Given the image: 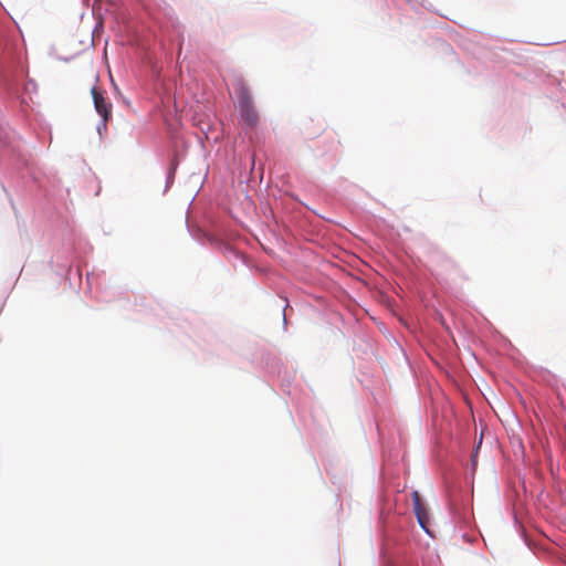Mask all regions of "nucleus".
<instances>
[{
  "label": "nucleus",
  "mask_w": 566,
  "mask_h": 566,
  "mask_svg": "<svg viewBox=\"0 0 566 566\" xmlns=\"http://www.w3.org/2000/svg\"><path fill=\"white\" fill-rule=\"evenodd\" d=\"M86 282H87V284H88L90 286L92 285V284H91V273H87V274H86Z\"/></svg>",
  "instance_id": "nucleus-23"
},
{
  "label": "nucleus",
  "mask_w": 566,
  "mask_h": 566,
  "mask_svg": "<svg viewBox=\"0 0 566 566\" xmlns=\"http://www.w3.org/2000/svg\"><path fill=\"white\" fill-rule=\"evenodd\" d=\"M417 7H421L428 11H433L431 2H429L428 0H419Z\"/></svg>",
  "instance_id": "nucleus-14"
},
{
  "label": "nucleus",
  "mask_w": 566,
  "mask_h": 566,
  "mask_svg": "<svg viewBox=\"0 0 566 566\" xmlns=\"http://www.w3.org/2000/svg\"><path fill=\"white\" fill-rule=\"evenodd\" d=\"M117 101H120L124 105L130 106V101L122 93V96H116Z\"/></svg>",
  "instance_id": "nucleus-16"
},
{
  "label": "nucleus",
  "mask_w": 566,
  "mask_h": 566,
  "mask_svg": "<svg viewBox=\"0 0 566 566\" xmlns=\"http://www.w3.org/2000/svg\"><path fill=\"white\" fill-rule=\"evenodd\" d=\"M111 83H112V87H113V91L115 93V96H122V92L118 87V85L116 84V82L111 77Z\"/></svg>",
  "instance_id": "nucleus-15"
},
{
  "label": "nucleus",
  "mask_w": 566,
  "mask_h": 566,
  "mask_svg": "<svg viewBox=\"0 0 566 566\" xmlns=\"http://www.w3.org/2000/svg\"><path fill=\"white\" fill-rule=\"evenodd\" d=\"M237 96L235 108L239 119L245 129H255L260 125V115L254 106L249 86L243 78H239L234 85Z\"/></svg>",
  "instance_id": "nucleus-1"
},
{
  "label": "nucleus",
  "mask_w": 566,
  "mask_h": 566,
  "mask_svg": "<svg viewBox=\"0 0 566 566\" xmlns=\"http://www.w3.org/2000/svg\"><path fill=\"white\" fill-rule=\"evenodd\" d=\"M255 360L258 361V356L255 357V359H252V363H255Z\"/></svg>",
  "instance_id": "nucleus-25"
},
{
  "label": "nucleus",
  "mask_w": 566,
  "mask_h": 566,
  "mask_svg": "<svg viewBox=\"0 0 566 566\" xmlns=\"http://www.w3.org/2000/svg\"><path fill=\"white\" fill-rule=\"evenodd\" d=\"M290 384H291V379L290 378L283 379V381H282L283 390H285V388H287L290 386Z\"/></svg>",
  "instance_id": "nucleus-18"
},
{
  "label": "nucleus",
  "mask_w": 566,
  "mask_h": 566,
  "mask_svg": "<svg viewBox=\"0 0 566 566\" xmlns=\"http://www.w3.org/2000/svg\"><path fill=\"white\" fill-rule=\"evenodd\" d=\"M255 167V158L251 157V169H254Z\"/></svg>",
  "instance_id": "nucleus-22"
},
{
  "label": "nucleus",
  "mask_w": 566,
  "mask_h": 566,
  "mask_svg": "<svg viewBox=\"0 0 566 566\" xmlns=\"http://www.w3.org/2000/svg\"><path fill=\"white\" fill-rule=\"evenodd\" d=\"M448 50H450L452 53H454L453 48L450 44H447Z\"/></svg>",
  "instance_id": "nucleus-24"
},
{
  "label": "nucleus",
  "mask_w": 566,
  "mask_h": 566,
  "mask_svg": "<svg viewBox=\"0 0 566 566\" xmlns=\"http://www.w3.org/2000/svg\"><path fill=\"white\" fill-rule=\"evenodd\" d=\"M461 537L464 542L473 544L478 539L479 535L476 533H470L465 531L461 533Z\"/></svg>",
  "instance_id": "nucleus-10"
},
{
  "label": "nucleus",
  "mask_w": 566,
  "mask_h": 566,
  "mask_svg": "<svg viewBox=\"0 0 566 566\" xmlns=\"http://www.w3.org/2000/svg\"><path fill=\"white\" fill-rule=\"evenodd\" d=\"M406 2H408L413 8H417V4H418L419 0H406Z\"/></svg>",
  "instance_id": "nucleus-19"
},
{
  "label": "nucleus",
  "mask_w": 566,
  "mask_h": 566,
  "mask_svg": "<svg viewBox=\"0 0 566 566\" xmlns=\"http://www.w3.org/2000/svg\"><path fill=\"white\" fill-rule=\"evenodd\" d=\"M66 251H59L52 256L51 264L56 266L55 272L64 280L72 281V276H77L82 282L81 252L71 241L64 243Z\"/></svg>",
  "instance_id": "nucleus-2"
},
{
  "label": "nucleus",
  "mask_w": 566,
  "mask_h": 566,
  "mask_svg": "<svg viewBox=\"0 0 566 566\" xmlns=\"http://www.w3.org/2000/svg\"><path fill=\"white\" fill-rule=\"evenodd\" d=\"M450 512L452 517L460 524L465 527H471L472 525V516L467 512V509H459L453 503H449Z\"/></svg>",
  "instance_id": "nucleus-6"
},
{
  "label": "nucleus",
  "mask_w": 566,
  "mask_h": 566,
  "mask_svg": "<svg viewBox=\"0 0 566 566\" xmlns=\"http://www.w3.org/2000/svg\"><path fill=\"white\" fill-rule=\"evenodd\" d=\"M280 298H282L284 301V305L282 307V317H283L282 326H283V329L286 331L287 329V313H286V311L290 307V302H289L287 296L284 294L280 295Z\"/></svg>",
  "instance_id": "nucleus-8"
},
{
  "label": "nucleus",
  "mask_w": 566,
  "mask_h": 566,
  "mask_svg": "<svg viewBox=\"0 0 566 566\" xmlns=\"http://www.w3.org/2000/svg\"><path fill=\"white\" fill-rule=\"evenodd\" d=\"M325 469H326L327 474H328V475H329V478H331V482H332L334 485L338 484L337 475H336V473L334 472V468H333L332 463H329V462H328V463H326V464H325Z\"/></svg>",
  "instance_id": "nucleus-11"
},
{
  "label": "nucleus",
  "mask_w": 566,
  "mask_h": 566,
  "mask_svg": "<svg viewBox=\"0 0 566 566\" xmlns=\"http://www.w3.org/2000/svg\"><path fill=\"white\" fill-rule=\"evenodd\" d=\"M258 367L269 376H276L281 375L282 361L275 354L262 350L258 354Z\"/></svg>",
  "instance_id": "nucleus-3"
},
{
  "label": "nucleus",
  "mask_w": 566,
  "mask_h": 566,
  "mask_svg": "<svg viewBox=\"0 0 566 566\" xmlns=\"http://www.w3.org/2000/svg\"><path fill=\"white\" fill-rule=\"evenodd\" d=\"M471 464H472V467H476V464H478L476 454H474L473 458L471 459Z\"/></svg>",
  "instance_id": "nucleus-20"
},
{
  "label": "nucleus",
  "mask_w": 566,
  "mask_h": 566,
  "mask_svg": "<svg viewBox=\"0 0 566 566\" xmlns=\"http://www.w3.org/2000/svg\"><path fill=\"white\" fill-rule=\"evenodd\" d=\"M179 165H180L179 156L177 154H174L172 156H170L168 167L166 170L164 193H166L172 187Z\"/></svg>",
  "instance_id": "nucleus-5"
},
{
  "label": "nucleus",
  "mask_w": 566,
  "mask_h": 566,
  "mask_svg": "<svg viewBox=\"0 0 566 566\" xmlns=\"http://www.w3.org/2000/svg\"><path fill=\"white\" fill-rule=\"evenodd\" d=\"M30 87H32V92H36V88H38V85H36V82L33 80V78H29L25 86H24V91L27 93L30 92Z\"/></svg>",
  "instance_id": "nucleus-13"
},
{
  "label": "nucleus",
  "mask_w": 566,
  "mask_h": 566,
  "mask_svg": "<svg viewBox=\"0 0 566 566\" xmlns=\"http://www.w3.org/2000/svg\"><path fill=\"white\" fill-rule=\"evenodd\" d=\"M413 512H415V515H416L420 526L424 530V532L429 536L432 537V534L430 533V531L426 526L424 517L422 515V509H421L420 502L418 500L417 492H413Z\"/></svg>",
  "instance_id": "nucleus-7"
},
{
  "label": "nucleus",
  "mask_w": 566,
  "mask_h": 566,
  "mask_svg": "<svg viewBox=\"0 0 566 566\" xmlns=\"http://www.w3.org/2000/svg\"><path fill=\"white\" fill-rule=\"evenodd\" d=\"M228 251L231 252L233 254V256L237 260H240L243 264L248 263L247 255L244 253H242L241 251L234 250V249H231V248H229Z\"/></svg>",
  "instance_id": "nucleus-12"
},
{
  "label": "nucleus",
  "mask_w": 566,
  "mask_h": 566,
  "mask_svg": "<svg viewBox=\"0 0 566 566\" xmlns=\"http://www.w3.org/2000/svg\"><path fill=\"white\" fill-rule=\"evenodd\" d=\"M112 117H104V116H101V119L98 120V123L96 124V132L97 134L99 135V137L102 138L103 135L107 132V122L111 119Z\"/></svg>",
  "instance_id": "nucleus-9"
},
{
  "label": "nucleus",
  "mask_w": 566,
  "mask_h": 566,
  "mask_svg": "<svg viewBox=\"0 0 566 566\" xmlns=\"http://www.w3.org/2000/svg\"><path fill=\"white\" fill-rule=\"evenodd\" d=\"M91 95L94 108L99 116L112 117V103L105 96V93L97 88L95 85L91 88Z\"/></svg>",
  "instance_id": "nucleus-4"
},
{
  "label": "nucleus",
  "mask_w": 566,
  "mask_h": 566,
  "mask_svg": "<svg viewBox=\"0 0 566 566\" xmlns=\"http://www.w3.org/2000/svg\"><path fill=\"white\" fill-rule=\"evenodd\" d=\"M395 342L397 344V346L399 347L400 352L402 353L403 357L407 359L408 356H407V352L405 350V348L399 344V342L395 338Z\"/></svg>",
  "instance_id": "nucleus-17"
},
{
  "label": "nucleus",
  "mask_w": 566,
  "mask_h": 566,
  "mask_svg": "<svg viewBox=\"0 0 566 566\" xmlns=\"http://www.w3.org/2000/svg\"><path fill=\"white\" fill-rule=\"evenodd\" d=\"M10 203H11V207H12L14 213L17 214V208H15V205H14L12 198H10Z\"/></svg>",
  "instance_id": "nucleus-21"
}]
</instances>
